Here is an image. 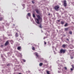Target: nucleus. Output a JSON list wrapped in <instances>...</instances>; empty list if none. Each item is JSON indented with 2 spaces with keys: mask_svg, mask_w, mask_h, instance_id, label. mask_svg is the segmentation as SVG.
<instances>
[{
  "mask_svg": "<svg viewBox=\"0 0 74 74\" xmlns=\"http://www.w3.org/2000/svg\"><path fill=\"white\" fill-rule=\"evenodd\" d=\"M37 17L38 18H36V22L37 23V24H39L40 23V21L39 20H41V17L40 15H37Z\"/></svg>",
  "mask_w": 74,
  "mask_h": 74,
  "instance_id": "obj_1",
  "label": "nucleus"
},
{
  "mask_svg": "<svg viewBox=\"0 0 74 74\" xmlns=\"http://www.w3.org/2000/svg\"><path fill=\"white\" fill-rule=\"evenodd\" d=\"M60 8V6H59V5H57L56 6L54 7V9L55 10H56L57 11H58L59 10V9Z\"/></svg>",
  "mask_w": 74,
  "mask_h": 74,
  "instance_id": "obj_2",
  "label": "nucleus"
},
{
  "mask_svg": "<svg viewBox=\"0 0 74 74\" xmlns=\"http://www.w3.org/2000/svg\"><path fill=\"white\" fill-rule=\"evenodd\" d=\"M66 52V50L63 49H61L60 50V53H64Z\"/></svg>",
  "mask_w": 74,
  "mask_h": 74,
  "instance_id": "obj_3",
  "label": "nucleus"
},
{
  "mask_svg": "<svg viewBox=\"0 0 74 74\" xmlns=\"http://www.w3.org/2000/svg\"><path fill=\"white\" fill-rule=\"evenodd\" d=\"M64 5H63L65 7H66L67 5V4L66 3V0H64L63 1Z\"/></svg>",
  "mask_w": 74,
  "mask_h": 74,
  "instance_id": "obj_4",
  "label": "nucleus"
},
{
  "mask_svg": "<svg viewBox=\"0 0 74 74\" xmlns=\"http://www.w3.org/2000/svg\"><path fill=\"white\" fill-rule=\"evenodd\" d=\"M35 11H36V12L37 13V14H39L40 13V11L38 10V9H36L35 10Z\"/></svg>",
  "mask_w": 74,
  "mask_h": 74,
  "instance_id": "obj_5",
  "label": "nucleus"
},
{
  "mask_svg": "<svg viewBox=\"0 0 74 74\" xmlns=\"http://www.w3.org/2000/svg\"><path fill=\"white\" fill-rule=\"evenodd\" d=\"M8 44H9V42H8V41H7L5 44V46H6V45H8Z\"/></svg>",
  "mask_w": 74,
  "mask_h": 74,
  "instance_id": "obj_6",
  "label": "nucleus"
},
{
  "mask_svg": "<svg viewBox=\"0 0 74 74\" xmlns=\"http://www.w3.org/2000/svg\"><path fill=\"white\" fill-rule=\"evenodd\" d=\"M15 36L16 37H18V36H19V35H18V33H16Z\"/></svg>",
  "mask_w": 74,
  "mask_h": 74,
  "instance_id": "obj_7",
  "label": "nucleus"
},
{
  "mask_svg": "<svg viewBox=\"0 0 74 74\" xmlns=\"http://www.w3.org/2000/svg\"><path fill=\"white\" fill-rule=\"evenodd\" d=\"M35 54H36V56L38 58L39 57V55L38 54V53H35Z\"/></svg>",
  "mask_w": 74,
  "mask_h": 74,
  "instance_id": "obj_8",
  "label": "nucleus"
},
{
  "mask_svg": "<svg viewBox=\"0 0 74 74\" xmlns=\"http://www.w3.org/2000/svg\"><path fill=\"white\" fill-rule=\"evenodd\" d=\"M21 49V47L19 46V47H18L17 49L18 50H20V49Z\"/></svg>",
  "mask_w": 74,
  "mask_h": 74,
  "instance_id": "obj_9",
  "label": "nucleus"
},
{
  "mask_svg": "<svg viewBox=\"0 0 74 74\" xmlns=\"http://www.w3.org/2000/svg\"><path fill=\"white\" fill-rule=\"evenodd\" d=\"M69 29V28H65V31H67Z\"/></svg>",
  "mask_w": 74,
  "mask_h": 74,
  "instance_id": "obj_10",
  "label": "nucleus"
},
{
  "mask_svg": "<svg viewBox=\"0 0 74 74\" xmlns=\"http://www.w3.org/2000/svg\"><path fill=\"white\" fill-rule=\"evenodd\" d=\"M42 64H43L42 63H40L39 64V66H42Z\"/></svg>",
  "mask_w": 74,
  "mask_h": 74,
  "instance_id": "obj_11",
  "label": "nucleus"
},
{
  "mask_svg": "<svg viewBox=\"0 0 74 74\" xmlns=\"http://www.w3.org/2000/svg\"><path fill=\"white\" fill-rule=\"evenodd\" d=\"M62 47L63 48H65V47H66V45H62Z\"/></svg>",
  "mask_w": 74,
  "mask_h": 74,
  "instance_id": "obj_12",
  "label": "nucleus"
},
{
  "mask_svg": "<svg viewBox=\"0 0 74 74\" xmlns=\"http://www.w3.org/2000/svg\"><path fill=\"white\" fill-rule=\"evenodd\" d=\"M28 15L29 16H31V14H30V13H28Z\"/></svg>",
  "mask_w": 74,
  "mask_h": 74,
  "instance_id": "obj_13",
  "label": "nucleus"
},
{
  "mask_svg": "<svg viewBox=\"0 0 74 74\" xmlns=\"http://www.w3.org/2000/svg\"><path fill=\"white\" fill-rule=\"evenodd\" d=\"M64 22L63 21H62L61 22V24L62 25H63V24H64Z\"/></svg>",
  "mask_w": 74,
  "mask_h": 74,
  "instance_id": "obj_14",
  "label": "nucleus"
},
{
  "mask_svg": "<svg viewBox=\"0 0 74 74\" xmlns=\"http://www.w3.org/2000/svg\"><path fill=\"white\" fill-rule=\"evenodd\" d=\"M68 26V24L67 23H66L64 25V26H65V27H66V26Z\"/></svg>",
  "mask_w": 74,
  "mask_h": 74,
  "instance_id": "obj_15",
  "label": "nucleus"
},
{
  "mask_svg": "<svg viewBox=\"0 0 74 74\" xmlns=\"http://www.w3.org/2000/svg\"><path fill=\"white\" fill-rule=\"evenodd\" d=\"M34 0H32V3H33V4H34V3H35L34 2Z\"/></svg>",
  "mask_w": 74,
  "mask_h": 74,
  "instance_id": "obj_16",
  "label": "nucleus"
},
{
  "mask_svg": "<svg viewBox=\"0 0 74 74\" xmlns=\"http://www.w3.org/2000/svg\"><path fill=\"white\" fill-rule=\"evenodd\" d=\"M47 73V74H50V73H49V71H47L46 72Z\"/></svg>",
  "mask_w": 74,
  "mask_h": 74,
  "instance_id": "obj_17",
  "label": "nucleus"
},
{
  "mask_svg": "<svg viewBox=\"0 0 74 74\" xmlns=\"http://www.w3.org/2000/svg\"><path fill=\"white\" fill-rule=\"evenodd\" d=\"M33 16L34 18H35V17H36V16H35V14H33Z\"/></svg>",
  "mask_w": 74,
  "mask_h": 74,
  "instance_id": "obj_18",
  "label": "nucleus"
},
{
  "mask_svg": "<svg viewBox=\"0 0 74 74\" xmlns=\"http://www.w3.org/2000/svg\"><path fill=\"white\" fill-rule=\"evenodd\" d=\"M69 33L70 34H72V32L71 31H70Z\"/></svg>",
  "mask_w": 74,
  "mask_h": 74,
  "instance_id": "obj_19",
  "label": "nucleus"
},
{
  "mask_svg": "<svg viewBox=\"0 0 74 74\" xmlns=\"http://www.w3.org/2000/svg\"><path fill=\"white\" fill-rule=\"evenodd\" d=\"M39 27H40V28H42V26H41V24H40V25H39Z\"/></svg>",
  "mask_w": 74,
  "mask_h": 74,
  "instance_id": "obj_20",
  "label": "nucleus"
},
{
  "mask_svg": "<svg viewBox=\"0 0 74 74\" xmlns=\"http://www.w3.org/2000/svg\"><path fill=\"white\" fill-rule=\"evenodd\" d=\"M32 50H35V49L34 48V47H33L32 48Z\"/></svg>",
  "mask_w": 74,
  "mask_h": 74,
  "instance_id": "obj_21",
  "label": "nucleus"
},
{
  "mask_svg": "<svg viewBox=\"0 0 74 74\" xmlns=\"http://www.w3.org/2000/svg\"><path fill=\"white\" fill-rule=\"evenodd\" d=\"M73 69H74L73 68H71V71H73Z\"/></svg>",
  "mask_w": 74,
  "mask_h": 74,
  "instance_id": "obj_22",
  "label": "nucleus"
},
{
  "mask_svg": "<svg viewBox=\"0 0 74 74\" xmlns=\"http://www.w3.org/2000/svg\"><path fill=\"white\" fill-rule=\"evenodd\" d=\"M7 66H10V64H7Z\"/></svg>",
  "mask_w": 74,
  "mask_h": 74,
  "instance_id": "obj_23",
  "label": "nucleus"
},
{
  "mask_svg": "<svg viewBox=\"0 0 74 74\" xmlns=\"http://www.w3.org/2000/svg\"><path fill=\"white\" fill-rule=\"evenodd\" d=\"M64 69L66 70H67V67H64Z\"/></svg>",
  "mask_w": 74,
  "mask_h": 74,
  "instance_id": "obj_24",
  "label": "nucleus"
},
{
  "mask_svg": "<svg viewBox=\"0 0 74 74\" xmlns=\"http://www.w3.org/2000/svg\"><path fill=\"white\" fill-rule=\"evenodd\" d=\"M71 66L72 67V69H74V67L73 65H71Z\"/></svg>",
  "mask_w": 74,
  "mask_h": 74,
  "instance_id": "obj_25",
  "label": "nucleus"
},
{
  "mask_svg": "<svg viewBox=\"0 0 74 74\" xmlns=\"http://www.w3.org/2000/svg\"><path fill=\"white\" fill-rule=\"evenodd\" d=\"M44 44L46 45V44H47V42H44Z\"/></svg>",
  "mask_w": 74,
  "mask_h": 74,
  "instance_id": "obj_26",
  "label": "nucleus"
},
{
  "mask_svg": "<svg viewBox=\"0 0 74 74\" xmlns=\"http://www.w3.org/2000/svg\"><path fill=\"white\" fill-rule=\"evenodd\" d=\"M73 58H74V57H71V59H73Z\"/></svg>",
  "mask_w": 74,
  "mask_h": 74,
  "instance_id": "obj_27",
  "label": "nucleus"
},
{
  "mask_svg": "<svg viewBox=\"0 0 74 74\" xmlns=\"http://www.w3.org/2000/svg\"><path fill=\"white\" fill-rule=\"evenodd\" d=\"M47 37H44L43 38V39L44 40V39H45V38H47Z\"/></svg>",
  "mask_w": 74,
  "mask_h": 74,
  "instance_id": "obj_28",
  "label": "nucleus"
},
{
  "mask_svg": "<svg viewBox=\"0 0 74 74\" xmlns=\"http://www.w3.org/2000/svg\"><path fill=\"white\" fill-rule=\"evenodd\" d=\"M23 60V62H26V60Z\"/></svg>",
  "mask_w": 74,
  "mask_h": 74,
  "instance_id": "obj_29",
  "label": "nucleus"
},
{
  "mask_svg": "<svg viewBox=\"0 0 74 74\" xmlns=\"http://www.w3.org/2000/svg\"><path fill=\"white\" fill-rule=\"evenodd\" d=\"M66 40L67 41H69V39L68 38H67L66 39Z\"/></svg>",
  "mask_w": 74,
  "mask_h": 74,
  "instance_id": "obj_30",
  "label": "nucleus"
},
{
  "mask_svg": "<svg viewBox=\"0 0 74 74\" xmlns=\"http://www.w3.org/2000/svg\"><path fill=\"white\" fill-rule=\"evenodd\" d=\"M4 46L3 45H1V47H3Z\"/></svg>",
  "mask_w": 74,
  "mask_h": 74,
  "instance_id": "obj_31",
  "label": "nucleus"
},
{
  "mask_svg": "<svg viewBox=\"0 0 74 74\" xmlns=\"http://www.w3.org/2000/svg\"><path fill=\"white\" fill-rule=\"evenodd\" d=\"M62 71H64V69H62Z\"/></svg>",
  "mask_w": 74,
  "mask_h": 74,
  "instance_id": "obj_32",
  "label": "nucleus"
},
{
  "mask_svg": "<svg viewBox=\"0 0 74 74\" xmlns=\"http://www.w3.org/2000/svg\"><path fill=\"white\" fill-rule=\"evenodd\" d=\"M2 20V18H0V21H1Z\"/></svg>",
  "mask_w": 74,
  "mask_h": 74,
  "instance_id": "obj_33",
  "label": "nucleus"
},
{
  "mask_svg": "<svg viewBox=\"0 0 74 74\" xmlns=\"http://www.w3.org/2000/svg\"><path fill=\"white\" fill-rule=\"evenodd\" d=\"M63 36H64V37H65L66 36V35L64 34Z\"/></svg>",
  "mask_w": 74,
  "mask_h": 74,
  "instance_id": "obj_34",
  "label": "nucleus"
},
{
  "mask_svg": "<svg viewBox=\"0 0 74 74\" xmlns=\"http://www.w3.org/2000/svg\"><path fill=\"white\" fill-rule=\"evenodd\" d=\"M58 21L59 22H60V20H58Z\"/></svg>",
  "mask_w": 74,
  "mask_h": 74,
  "instance_id": "obj_35",
  "label": "nucleus"
},
{
  "mask_svg": "<svg viewBox=\"0 0 74 74\" xmlns=\"http://www.w3.org/2000/svg\"><path fill=\"white\" fill-rule=\"evenodd\" d=\"M13 25L14 26H15V25L14 24Z\"/></svg>",
  "mask_w": 74,
  "mask_h": 74,
  "instance_id": "obj_36",
  "label": "nucleus"
},
{
  "mask_svg": "<svg viewBox=\"0 0 74 74\" xmlns=\"http://www.w3.org/2000/svg\"><path fill=\"white\" fill-rule=\"evenodd\" d=\"M51 15V14L50 13L48 14V15Z\"/></svg>",
  "mask_w": 74,
  "mask_h": 74,
  "instance_id": "obj_37",
  "label": "nucleus"
}]
</instances>
